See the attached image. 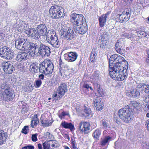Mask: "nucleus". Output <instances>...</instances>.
<instances>
[{
  "label": "nucleus",
  "mask_w": 149,
  "mask_h": 149,
  "mask_svg": "<svg viewBox=\"0 0 149 149\" xmlns=\"http://www.w3.org/2000/svg\"><path fill=\"white\" fill-rule=\"evenodd\" d=\"M144 91L146 93H149V85L148 84H144L143 87Z\"/></svg>",
  "instance_id": "obj_46"
},
{
  "label": "nucleus",
  "mask_w": 149,
  "mask_h": 149,
  "mask_svg": "<svg viewBox=\"0 0 149 149\" xmlns=\"http://www.w3.org/2000/svg\"><path fill=\"white\" fill-rule=\"evenodd\" d=\"M90 126L89 122L81 121L79 125V130L82 133L84 134H87L89 132Z\"/></svg>",
  "instance_id": "obj_15"
},
{
  "label": "nucleus",
  "mask_w": 149,
  "mask_h": 149,
  "mask_svg": "<svg viewBox=\"0 0 149 149\" xmlns=\"http://www.w3.org/2000/svg\"><path fill=\"white\" fill-rule=\"evenodd\" d=\"M43 149H49L50 146L49 144L45 142L43 143Z\"/></svg>",
  "instance_id": "obj_53"
},
{
  "label": "nucleus",
  "mask_w": 149,
  "mask_h": 149,
  "mask_svg": "<svg viewBox=\"0 0 149 149\" xmlns=\"http://www.w3.org/2000/svg\"><path fill=\"white\" fill-rule=\"evenodd\" d=\"M67 114L64 112H62L59 115V117L60 118H62Z\"/></svg>",
  "instance_id": "obj_57"
},
{
  "label": "nucleus",
  "mask_w": 149,
  "mask_h": 149,
  "mask_svg": "<svg viewBox=\"0 0 149 149\" xmlns=\"http://www.w3.org/2000/svg\"><path fill=\"white\" fill-rule=\"evenodd\" d=\"M115 148L116 149H120L121 146L120 145V143L117 141H116L115 143Z\"/></svg>",
  "instance_id": "obj_54"
},
{
  "label": "nucleus",
  "mask_w": 149,
  "mask_h": 149,
  "mask_svg": "<svg viewBox=\"0 0 149 149\" xmlns=\"http://www.w3.org/2000/svg\"><path fill=\"white\" fill-rule=\"evenodd\" d=\"M70 19L73 25V29L78 33L83 34L87 31V25L83 15L72 13Z\"/></svg>",
  "instance_id": "obj_2"
},
{
  "label": "nucleus",
  "mask_w": 149,
  "mask_h": 149,
  "mask_svg": "<svg viewBox=\"0 0 149 149\" xmlns=\"http://www.w3.org/2000/svg\"><path fill=\"white\" fill-rule=\"evenodd\" d=\"M53 135L49 132H47L45 134L44 137L45 139H46L48 141L52 138L53 137Z\"/></svg>",
  "instance_id": "obj_37"
},
{
  "label": "nucleus",
  "mask_w": 149,
  "mask_h": 149,
  "mask_svg": "<svg viewBox=\"0 0 149 149\" xmlns=\"http://www.w3.org/2000/svg\"><path fill=\"white\" fill-rule=\"evenodd\" d=\"M131 104L134 107V108L136 109L137 110L140 109V104L136 102L132 101Z\"/></svg>",
  "instance_id": "obj_39"
},
{
  "label": "nucleus",
  "mask_w": 149,
  "mask_h": 149,
  "mask_svg": "<svg viewBox=\"0 0 149 149\" xmlns=\"http://www.w3.org/2000/svg\"><path fill=\"white\" fill-rule=\"evenodd\" d=\"M46 39L48 43L50 44L53 47L56 48L59 47L60 44L58 40V38L53 31L49 30L48 31Z\"/></svg>",
  "instance_id": "obj_9"
},
{
  "label": "nucleus",
  "mask_w": 149,
  "mask_h": 149,
  "mask_svg": "<svg viewBox=\"0 0 149 149\" xmlns=\"http://www.w3.org/2000/svg\"><path fill=\"white\" fill-rule=\"evenodd\" d=\"M132 91L133 92V97L136 98L139 96L140 93L139 91L136 90L135 89L132 90Z\"/></svg>",
  "instance_id": "obj_42"
},
{
  "label": "nucleus",
  "mask_w": 149,
  "mask_h": 149,
  "mask_svg": "<svg viewBox=\"0 0 149 149\" xmlns=\"http://www.w3.org/2000/svg\"><path fill=\"white\" fill-rule=\"evenodd\" d=\"M71 143L72 147V149H78L76 144V142L75 140H73L72 138L71 140Z\"/></svg>",
  "instance_id": "obj_50"
},
{
  "label": "nucleus",
  "mask_w": 149,
  "mask_h": 149,
  "mask_svg": "<svg viewBox=\"0 0 149 149\" xmlns=\"http://www.w3.org/2000/svg\"><path fill=\"white\" fill-rule=\"evenodd\" d=\"M102 125L104 127V129L107 128H110L109 126V124H108L104 120H102Z\"/></svg>",
  "instance_id": "obj_47"
},
{
  "label": "nucleus",
  "mask_w": 149,
  "mask_h": 149,
  "mask_svg": "<svg viewBox=\"0 0 149 149\" xmlns=\"http://www.w3.org/2000/svg\"><path fill=\"white\" fill-rule=\"evenodd\" d=\"M2 67L6 74H10L15 70L13 63L11 62H3L2 64Z\"/></svg>",
  "instance_id": "obj_12"
},
{
  "label": "nucleus",
  "mask_w": 149,
  "mask_h": 149,
  "mask_svg": "<svg viewBox=\"0 0 149 149\" xmlns=\"http://www.w3.org/2000/svg\"><path fill=\"white\" fill-rule=\"evenodd\" d=\"M49 12L50 17L52 19L63 17L65 14L63 8L62 7L56 5L52 6Z\"/></svg>",
  "instance_id": "obj_5"
},
{
  "label": "nucleus",
  "mask_w": 149,
  "mask_h": 149,
  "mask_svg": "<svg viewBox=\"0 0 149 149\" xmlns=\"http://www.w3.org/2000/svg\"><path fill=\"white\" fill-rule=\"evenodd\" d=\"M37 133L34 134H33L32 135L31 139L32 141L33 142H36L38 140L37 136L38 135Z\"/></svg>",
  "instance_id": "obj_52"
},
{
  "label": "nucleus",
  "mask_w": 149,
  "mask_h": 149,
  "mask_svg": "<svg viewBox=\"0 0 149 149\" xmlns=\"http://www.w3.org/2000/svg\"><path fill=\"white\" fill-rule=\"evenodd\" d=\"M44 75L43 74H40L38 77L39 78V79H40L41 80H43L44 79Z\"/></svg>",
  "instance_id": "obj_60"
},
{
  "label": "nucleus",
  "mask_w": 149,
  "mask_h": 149,
  "mask_svg": "<svg viewBox=\"0 0 149 149\" xmlns=\"http://www.w3.org/2000/svg\"><path fill=\"white\" fill-rule=\"evenodd\" d=\"M111 139L109 136H108L104 139L102 140L100 143V145L102 146H105L109 141Z\"/></svg>",
  "instance_id": "obj_36"
},
{
  "label": "nucleus",
  "mask_w": 149,
  "mask_h": 149,
  "mask_svg": "<svg viewBox=\"0 0 149 149\" xmlns=\"http://www.w3.org/2000/svg\"><path fill=\"white\" fill-rule=\"evenodd\" d=\"M118 115L120 118L125 123H130L133 120V112L132 109L128 105L119 109Z\"/></svg>",
  "instance_id": "obj_3"
},
{
  "label": "nucleus",
  "mask_w": 149,
  "mask_h": 149,
  "mask_svg": "<svg viewBox=\"0 0 149 149\" xmlns=\"http://www.w3.org/2000/svg\"><path fill=\"white\" fill-rule=\"evenodd\" d=\"M96 50L95 49H93L91 52L90 54V60L92 59L91 61L92 62H93L95 59V58L97 56V54L96 53Z\"/></svg>",
  "instance_id": "obj_28"
},
{
  "label": "nucleus",
  "mask_w": 149,
  "mask_h": 149,
  "mask_svg": "<svg viewBox=\"0 0 149 149\" xmlns=\"http://www.w3.org/2000/svg\"><path fill=\"white\" fill-rule=\"evenodd\" d=\"M107 18V17L106 15H104L99 18V24L101 27H103L104 26V24L106 22V19Z\"/></svg>",
  "instance_id": "obj_25"
},
{
  "label": "nucleus",
  "mask_w": 149,
  "mask_h": 149,
  "mask_svg": "<svg viewBox=\"0 0 149 149\" xmlns=\"http://www.w3.org/2000/svg\"><path fill=\"white\" fill-rule=\"evenodd\" d=\"M67 91V86L64 83H62L58 87L56 92L53 94L52 97L55 100H60Z\"/></svg>",
  "instance_id": "obj_10"
},
{
  "label": "nucleus",
  "mask_w": 149,
  "mask_h": 149,
  "mask_svg": "<svg viewBox=\"0 0 149 149\" xmlns=\"http://www.w3.org/2000/svg\"><path fill=\"white\" fill-rule=\"evenodd\" d=\"M109 56V57H110L109 58V75H110V77L111 78L112 77V74H111V70H112V65H111L112 63L111 62V61L112 60H111V58L112 55H111V56H110V55H109V54H108L107 55V57L108 58V56Z\"/></svg>",
  "instance_id": "obj_34"
},
{
  "label": "nucleus",
  "mask_w": 149,
  "mask_h": 149,
  "mask_svg": "<svg viewBox=\"0 0 149 149\" xmlns=\"http://www.w3.org/2000/svg\"><path fill=\"white\" fill-rule=\"evenodd\" d=\"M124 41L123 38H120L118 40L116 43L115 46L118 47H123L124 46Z\"/></svg>",
  "instance_id": "obj_33"
},
{
  "label": "nucleus",
  "mask_w": 149,
  "mask_h": 149,
  "mask_svg": "<svg viewBox=\"0 0 149 149\" xmlns=\"http://www.w3.org/2000/svg\"><path fill=\"white\" fill-rule=\"evenodd\" d=\"M28 149H34V147L31 145L29 144L27 145Z\"/></svg>",
  "instance_id": "obj_59"
},
{
  "label": "nucleus",
  "mask_w": 149,
  "mask_h": 149,
  "mask_svg": "<svg viewBox=\"0 0 149 149\" xmlns=\"http://www.w3.org/2000/svg\"><path fill=\"white\" fill-rule=\"evenodd\" d=\"M14 55V52H12L10 49V50L8 51V52L6 53V55L4 56V58L10 60L13 58Z\"/></svg>",
  "instance_id": "obj_26"
},
{
  "label": "nucleus",
  "mask_w": 149,
  "mask_h": 149,
  "mask_svg": "<svg viewBox=\"0 0 149 149\" xmlns=\"http://www.w3.org/2000/svg\"><path fill=\"white\" fill-rule=\"evenodd\" d=\"M142 107H143L144 110L146 111H149V102L145 101L143 104Z\"/></svg>",
  "instance_id": "obj_38"
},
{
  "label": "nucleus",
  "mask_w": 149,
  "mask_h": 149,
  "mask_svg": "<svg viewBox=\"0 0 149 149\" xmlns=\"http://www.w3.org/2000/svg\"><path fill=\"white\" fill-rule=\"evenodd\" d=\"M36 30L40 33V34H41L42 36H45L47 34V28L45 24H41L38 25L37 26Z\"/></svg>",
  "instance_id": "obj_17"
},
{
  "label": "nucleus",
  "mask_w": 149,
  "mask_h": 149,
  "mask_svg": "<svg viewBox=\"0 0 149 149\" xmlns=\"http://www.w3.org/2000/svg\"><path fill=\"white\" fill-rule=\"evenodd\" d=\"M97 93H98L97 95L98 96H102L104 95L103 89L102 88H98V89L97 90Z\"/></svg>",
  "instance_id": "obj_49"
},
{
  "label": "nucleus",
  "mask_w": 149,
  "mask_h": 149,
  "mask_svg": "<svg viewBox=\"0 0 149 149\" xmlns=\"http://www.w3.org/2000/svg\"><path fill=\"white\" fill-rule=\"evenodd\" d=\"M7 137L6 132H5L2 130H0V145L3 144L5 141Z\"/></svg>",
  "instance_id": "obj_21"
},
{
  "label": "nucleus",
  "mask_w": 149,
  "mask_h": 149,
  "mask_svg": "<svg viewBox=\"0 0 149 149\" xmlns=\"http://www.w3.org/2000/svg\"><path fill=\"white\" fill-rule=\"evenodd\" d=\"M10 50V49L8 47L4 46L0 48V56L4 58V56L6 54V53Z\"/></svg>",
  "instance_id": "obj_24"
},
{
  "label": "nucleus",
  "mask_w": 149,
  "mask_h": 149,
  "mask_svg": "<svg viewBox=\"0 0 149 149\" xmlns=\"http://www.w3.org/2000/svg\"><path fill=\"white\" fill-rule=\"evenodd\" d=\"M144 101L146 102H149V95H148L145 97L144 100Z\"/></svg>",
  "instance_id": "obj_62"
},
{
  "label": "nucleus",
  "mask_w": 149,
  "mask_h": 149,
  "mask_svg": "<svg viewBox=\"0 0 149 149\" xmlns=\"http://www.w3.org/2000/svg\"><path fill=\"white\" fill-rule=\"evenodd\" d=\"M94 88L95 89L97 90L98 89V88H100V85L97 83H95L94 84Z\"/></svg>",
  "instance_id": "obj_58"
},
{
  "label": "nucleus",
  "mask_w": 149,
  "mask_h": 149,
  "mask_svg": "<svg viewBox=\"0 0 149 149\" xmlns=\"http://www.w3.org/2000/svg\"><path fill=\"white\" fill-rule=\"evenodd\" d=\"M38 68L37 65L34 63L31 64L30 65V69L31 72L33 73L38 72Z\"/></svg>",
  "instance_id": "obj_27"
},
{
  "label": "nucleus",
  "mask_w": 149,
  "mask_h": 149,
  "mask_svg": "<svg viewBox=\"0 0 149 149\" xmlns=\"http://www.w3.org/2000/svg\"><path fill=\"white\" fill-rule=\"evenodd\" d=\"M133 92L132 89L131 90L126 92V95L129 97H133Z\"/></svg>",
  "instance_id": "obj_55"
},
{
  "label": "nucleus",
  "mask_w": 149,
  "mask_h": 149,
  "mask_svg": "<svg viewBox=\"0 0 149 149\" xmlns=\"http://www.w3.org/2000/svg\"><path fill=\"white\" fill-rule=\"evenodd\" d=\"M123 35L124 37L130 39H132L134 36L131 33H125L123 34Z\"/></svg>",
  "instance_id": "obj_44"
},
{
  "label": "nucleus",
  "mask_w": 149,
  "mask_h": 149,
  "mask_svg": "<svg viewBox=\"0 0 149 149\" xmlns=\"http://www.w3.org/2000/svg\"><path fill=\"white\" fill-rule=\"evenodd\" d=\"M39 123V119L37 115V114L34 115L31 118V126L32 128H33L35 126H36Z\"/></svg>",
  "instance_id": "obj_23"
},
{
  "label": "nucleus",
  "mask_w": 149,
  "mask_h": 149,
  "mask_svg": "<svg viewBox=\"0 0 149 149\" xmlns=\"http://www.w3.org/2000/svg\"><path fill=\"white\" fill-rule=\"evenodd\" d=\"M42 82L41 80L38 79L36 80L35 81L36 85L35 87L36 88H38L40 87L42 84Z\"/></svg>",
  "instance_id": "obj_45"
},
{
  "label": "nucleus",
  "mask_w": 149,
  "mask_h": 149,
  "mask_svg": "<svg viewBox=\"0 0 149 149\" xmlns=\"http://www.w3.org/2000/svg\"><path fill=\"white\" fill-rule=\"evenodd\" d=\"M84 115L86 116H89L91 113V109L89 107H86L85 106L84 107Z\"/></svg>",
  "instance_id": "obj_32"
},
{
  "label": "nucleus",
  "mask_w": 149,
  "mask_h": 149,
  "mask_svg": "<svg viewBox=\"0 0 149 149\" xmlns=\"http://www.w3.org/2000/svg\"><path fill=\"white\" fill-rule=\"evenodd\" d=\"M34 55L42 57L49 56L51 53L50 48L44 44L40 42L36 45Z\"/></svg>",
  "instance_id": "obj_4"
},
{
  "label": "nucleus",
  "mask_w": 149,
  "mask_h": 149,
  "mask_svg": "<svg viewBox=\"0 0 149 149\" xmlns=\"http://www.w3.org/2000/svg\"><path fill=\"white\" fill-rule=\"evenodd\" d=\"M26 84L25 88L26 91H31L33 89L32 84L29 82H27Z\"/></svg>",
  "instance_id": "obj_31"
},
{
  "label": "nucleus",
  "mask_w": 149,
  "mask_h": 149,
  "mask_svg": "<svg viewBox=\"0 0 149 149\" xmlns=\"http://www.w3.org/2000/svg\"><path fill=\"white\" fill-rule=\"evenodd\" d=\"M24 39L23 38H19L16 40L15 45V47L17 49L23 51V43L24 41Z\"/></svg>",
  "instance_id": "obj_20"
},
{
  "label": "nucleus",
  "mask_w": 149,
  "mask_h": 149,
  "mask_svg": "<svg viewBox=\"0 0 149 149\" xmlns=\"http://www.w3.org/2000/svg\"><path fill=\"white\" fill-rule=\"evenodd\" d=\"M93 106L96 108L97 111H100L102 109L104 106L103 104L101 102L99 97H95L93 100Z\"/></svg>",
  "instance_id": "obj_16"
},
{
  "label": "nucleus",
  "mask_w": 149,
  "mask_h": 149,
  "mask_svg": "<svg viewBox=\"0 0 149 149\" xmlns=\"http://www.w3.org/2000/svg\"><path fill=\"white\" fill-rule=\"evenodd\" d=\"M74 70L73 69H68L65 70L64 74L66 76H70L73 73Z\"/></svg>",
  "instance_id": "obj_30"
},
{
  "label": "nucleus",
  "mask_w": 149,
  "mask_h": 149,
  "mask_svg": "<svg viewBox=\"0 0 149 149\" xmlns=\"http://www.w3.org/2000/svg\"><path fill=\"white\" fill-rule=\"evenodd\" d=\"M123 59L116 54L112 55V61L115 62L112 67V79L115 80L122 81L127 77L128 64Z\"/></svg>",
  "instance_id": "obj_1"
},
{
  "label": "nucleus",
  "mask_w": 149,
  "mask_h": 149,
  "mask_svg": "<svg viewBox=\"0 0 149 149\" xmlns=\"http://www.w3.org/2000/svg\"><path fill=\"white\" fill-rule=\"evenodd\" d=\"M1 89L4 90L1 95V99L7 102L12 100L13 93L11 91H10L8 85L6 83H3L1 85Z\"/></svg>",
  "instance_id": "obj_6"
},
{
  "label": "nucleus",
  "mask_w": 149,
  "mask_h": 149,
  "mask_svg": "<svg viewBox=\"0 0 149 149\" xmlns=\"http://www.w3.org/2000/svg\"><path fill=\"white\" fill-rule=\"evenodd\" d=\"M101 134V131L99 130H96L94 132L93 136L94 138L97 139H98L99 138Z\"/></svg>",
  "instance_id": "obj_35"
},
{
  "label": "nucleus",
  "mask_w": 149,
  "mask_h": 149,
  "mask_svg": "<svg viewBox=\"0 0 149 149\" xmlns=\"http://www.w3.org/2000/svg\"><path fill=\"white\" fill-rule=\"evenodd\" d=\"M83 87L88 89L89 87H90V86L88 84H85L83 85Z\"/></svg>",
  "instance_id": "obj_63"
},
{
  "label": "nucleus",
  "mask_w": 149,
  "mask_h": 149,
  "mask_svg": "<svg viewBox=\"0 0 149 149\" xmlns=\"http://www.w3.org/2000/svg\"><path fill=\"white\" fill-rule=\"evenodd\" d=\"M27 56H28V55L27 53L24 52H19L17 55L16 60L20 62L27 59L28 58Z\"/></svg>",
  "instance_id": "obj_19"
},
{
  "label": "nucleus",
  "mask_w": 149,
  "mask_h": 149,
  "mask_svg": "<svg viewBox=\"0 0 149 149\" xmlns=\"http://www.w3.org/2000/svg\"><path fill=\"white\" fill-rule=\"evenodd\" d=\"M61 125L63 128L65 129H69L71 130H73L74 129V125L71 123H67L65 121H63L61 123Z\"/></svg>",
  "instance_id": "obj_22"
},
{
  "label": "nucleus",
  "mask_w": 149,
  "mask_h": 149,
  "mask_svg": "<svg viewBox=\"0 0 149 149\" xmlns=\"http://www.w3.org/2000/svg\"><path fill=\"white\" fill-rule=\"evenodd\" d=\"M68 56L66 60L68 62H73L77 59L78 55L75 52H71L67 53Z\"/></svg>",
  "instance_id": "obj_18"
},
{
  "label": "nucleus",
  "mask_w": 149,
  "mask_h": 149,
  "mask_svg": "<svg viewBox=\"0 0 149 149\" xmlns=\"http://www.w3.org/2000/svg\"><path fill=\"white\" fill-rule=\"evenodd\" d=\"M53 121H51L50 120H49L48 119H46L44 120H42L40 121L41 124L43 125V126L47 127L49 125H50Z\"/></svg>",
  "instance_id": "obj_29"
},
{
  "label": "nucleus",
  "mask_w": 149,
  "mask_h": 149,
  "mask_svg": "<svg viewBox=\"0 0 149 149\" xmlns=\"http://www.w3.org/2000/svg\"><path fill=\"white\" fill-rule=\"evenodd\" d=\"M26 33L29 37H31L33 39L37 40L40 39V36H42L41 34L35 29H29L28 30L26 31Z\"/></svg>",
  "instance_id": "obj_14"
},
{
  "label": "nucleus",
  "mask_w": 149,
  "mask_h": 149,
  "mask_svg": "<svg viewBox=\"0 0 149 149\" xmlns=\"http://www.w3.org/2000/svg\"><path fill=\"white\" fill-rule=\"evenodd\" d=\"M138 33L140 34V35L143 36V37H146L148 38V37L147 36L146 32L144 31H139Z\"/></svg>",
  "instance_id": "obj_56"
},
{
  "label": "nucleus",
  "mask_w": 149,
  "mask_h": 149,
  "mask_svg": "<svg viewBox=\"0 0 149 149\" xmlns=\"http://www.w3.org/2000/svg\"><path fill=\"white\" fill-rule=\"evenodd\" d=\"M146 62L148 64H149V52L148 53V56L146 58Z\"/></svg>",
  "instance_id": "obj_64"
},
{
  "label": "nucleus",
  "mask_w": 149,
  "mask_h": 149,
  "mask_svg": "<svg viewBox=\"0 0 149 149\" xmlns=\"http://www.w3.org/2000/svg\"><path fill=\"white\" fill-rule=\"evenodd\" d=\"M115 48L117 52L121 54H123V47H119L118 46H115Z\"/></svg>",
  "instance_id": "obj_41"
},
{
  "label": "nucleus",
  "mask_w": 149,
  "mask_h": 149,
  "mask_svg": "<svg viewBox=\"0 0 149 149\" xmlns=\"http://www.w3.org/2000/svg\"><path fill=\"white\" fill-rule=\"evenodd\" d=\"M29 127L28 126H25L22 129V132L24 134H26L29 130Z\"/></svg>",
  "instance_id": "obj_48"
},
{
  "label": "nucleus",
  "mask_w": 149,
  "mask_h": 149,
  "mask_svg": "<svg viewBox=\"0 0 149 149\" xmlns=\"http://www.w3.org/2000/svg\"><path fill=\"white\" fill-rule=\"evenodd\" d=\"M132 0H124L122 2L124 6H128L132 3Z\"/></svg>",
  "instance_id": "obj_43"
},
{
  "label": "nucleus",
  "mask_w": 149,
  "mask_h": 149,
  "mask_svg": "<svg viewBox=\"0 0 149 149\" xmlns=\"http://www.w3.org/2000/svg\"><path fill=\"white\" fill-rule=\"evenodd\" d=\"M36 45V44L33 43L27 42L24 43L22 48H23V50H29L31 55H33V56L34 53H35V52Z\"/></svg>",
  "instance_id": "obj_13"
},
{
  "label": "nucleus",
  "mask_w": 149,
  "mask_h": 149,
  "mask_svg": "<svg viewBox=\"0 0 149 149\" xmlns=\"http://www.w3.org/2000/svg\"><path fill=\"white\" fill-rule=\"evenodd\" d=\"M144 84H140L137 86L136 87L135 89L139 91V92L140 91L141 92L144 91V88H143L144 87Z\"/></svg>",
  "instance_id": "obj_40"
},
{
  "label": "nucleus",
  "mask_w": 149,
  "mask_h": 149,
  "mask_svg": "<svg viewBox=\"0 0 149 149\" xmlns=\"http://www.w3.org/2000/svg\"><path fill=\"white\" fill-rule=\"evenodd\" d=\"M63 30V31L65 33L64 39L68 41L73 39L75 37V33H77L73 29H72L68 25L64 26Z\"/></svg>",
  "instance_id": "obj_11"
},
{
  "label": "nucleus",
  "mask_w": 149,
  "mask_h": 149,
  "mask_svg": "<svg viewBox=\"0 0 149 149\" xmlns=\"http://www.w3.org/2000/svg\"><path fill=\"white\" fill-rule=\"evenodd\" d=\"M38 69L39 72L42 74H51L53 72L54 65L49 61H44L39 65Z\"/></svg>",
  "instance_id": "obj_7"
},
{
  "label": "nucleus",
  "mask_w": 149,
  "mask_h": 149,
  "mask_svg": "<svg viewBox=\"0 0 149 149\" xmlns=\"http://www.w3.org/2000/svg\"><path fill=\"white\" fill-rule=\"evenodd\" d=\"M130 11L126 9L123 12L116 10L113 13V16L116 20L122 23L123 22H126L128 20L130 17Z\"/></svg>",
  "instance_id": "obj_8"
},
{
  "label": "nucleus",
  "mask_w": 149,
  "mask_h": 149,
  "mask_svg": "<svg viewBox=\"0 0 149 149\" xmlns=\"http://www.w3.org/2000/svg\"><path fill=\"white\" fill-rule=\"evenodd\" d=\"M117 116L115 114H114V115L113 116V120L116 124V126H118L119 125L120 123V122L118 120Z\"/></svg>",
  "instance_id": "obj_51"
},
{
  "label": "nucleus",
  "mask_w": 149,
  "mask_h": 149,
  "mask_svg": "<svg viewBox=\"0 0 149 149\" xmlns=\"http://www.w3.org/2000/svg\"><path fill=\"white\" fill-rule=\"evenodd\" d=\"M51 141L52 142V143L55 144V145H57V143H58V142L56 140H49V141Z\"/></svg>",
  "instance_id": "obj_61"
}]
</instances>
